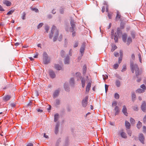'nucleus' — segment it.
I'll use <instances>...</instances> for the list:
<instances>
[{"mask_svg":"<svg viewBox=\"0 0 146 146\" xmlns=\"http://www.w3.org/2000/svg\"><path fill=\"white\" fill-rule=\"evenodd\" d=\"M112 15L110 13H108V17L109 19H111V18Z\"/></svg>","mask_w":146,"mask_h":146,"instance_id":"56","label":"nucleus"},{"mask_svg":"<svg viewBox=\"0 0 146 146\" xmlns=\"http://www.w3.org/2000/svg\"><path fill=\"white\" fill-rule=\"evenodd\" d=\"M43 25V23H40L37 26V28L38 29L40 28Z\"/></svg>","mask_w":146,"mask_h":146,"instance_id":"42","label":"nucleus"},{"mask_svg":"<svg viewBox=\"0 0 146 146\" xmlns=\"http://www.w3.org/2000/svg\"><path fill=\"white\" fill-rule=\"evenodd\" d=\"M59 126V124L58 123H57L56 126V127H55V129H56V131H58V127Z\"/></svg>","mask_w":146,"mask_h":146,"instance_id":"41","label":"nucleus"},{"mask_svg":"<svg viewBox=\"0 0 146 146\" xmlns=\"http://www.w3.org/2000/svg\"><path fill=\"white\" fill-rule=\"evenodd\" d=\"M127 134L130 136H131L132 134V132L131 131L129 130H128L127 131Z\"/></svg>","mask_w":146,"mask_h":146,"instance_id":"45","label":"nucleus"},{"mask_svg":"<svg viewBox=\"0 0 146 146\" xmlns=\"http://www.w3.org/2000/svg\"><path fill=\"white\" fill-rule=\"evenodd\" d=\"M27 146H33V145L32 143H29L27 144Z\"/></svg>","mask_w":146,"mask_h":146,"instance_id":"64","label":"nucleus"},{"mask_svg":"<svg viewBox=\"0 0 146 146\" xmlns=\"http://www.w3.org/2000/svg\"><path fill=\"white\" fill-rule=\"evenodd\" d=\"M114 55L115 57H117L119 56V54L118 52H114Z\"/></svg>","mask_w":146,"mask_h":146,"instance_id":"49","label":"nucleus"},{"mask_svg":"<svg viewBox=\"0 0 146 146\" xmlns=\"http://www.w3.org/2000/svg\"><path fill=\"white\" fill-rule=\"evenodd\" d=\"M117 48V46L115 45H113L112 46V48L111 51L113 52L114 50Z\"/></svg>","mask_w":146,"mask_h":146,"instance_id":"31","label":"nucleus"},{"mask_svg":"<svg viewBox=\"0 0 146 146\" xmlns=\"http://www.w3.org/2000/svg\"><path fill=\"white\" fill-rule=\"evenodd\" d=\"M62 35H60L58 38V40L59 41H61L62 39Z\"/></svg>","mask_w":146,"mask_h":146,"instance_id":"51","label":"nucleus"},{"mask_svg":"<svg viewBox=\"0 0 146 146\" xmlns=\"http://www.w3.org/2000/svg\"><path fill=\"white\" fill-rule=\"evenodd\" d=\"M114 97L115 99H117L119 98V96L118 94L116 93L115 94Z\"/></svg>","mask_w":146,"mask_h":146,"instance_id":"37","label":"nucleus"},{"mask_svg":"<svg viewBox=\"0 0 146 146\" xmlns=\"http://www.w3.org/2000/svg\"><path fill=\"white\" fill-rule=\"evenodd\" d=\"M59 118V115L58 113H56L54 115V121L56 122L58 120Z\"/></svg>","mask_w":146,"mask_h":146,"instance_id":"26","label":"nucleus"},{"mask_svg":"<svg viewBox=\"0 0 146 146\" xmlns=\"http://www.w3.org/2000/svg\"><path fill=\"white\" fill-rule=\"evenodd\" d=\"M70 31L72 33V36L73 37L75 36L76 34V29H70Z\"/></svg>","mask_w":146,"mask_h":146,"instance_id":"12","label":"nucleus"},{"mask_svg":"<svg viewBox=\"0 0 146 146\" xmlns=\"http://www.w3.org/2000/svg\"><path fill=\"white\" fill-rule=\"evenodd\" d=\"M108 86L106 84L105 85V91L106 92L108 90Z\"/></svg>","mask_w":146,"mask_h":146,"instance_id":"57","label":"nucleus"},{"mask_svg":"<svg viewBox=\"0 0 146 146\" xmlns=\"http://www.w3.org/2000/svg\"><path fill=\"white\" fill-rule=\"evenodd\" d=\"M119 66V64H115L113 65V68L115 69H116Z\"/></svg>","mask_w":146,"mask_h":146,"instance_id":"38","label":"nucleus"},{"mask_svg":"<svg viewBox=\"0 0 146 146\" xmlns=\"http://www.w3.org/2000/svg\"><path fill=\"white\" fill-rule=\"evenodd\" d=\"M114 110L115 111V115H118L119 113L120 110L119 108L117 106H116L114 108Z\"/></svg>","mask_w":146,"mask_h":146,"instance_id":"13","label":"nucleus"},{"mask_svg":"<svg viewBox=\"0 0 146 146\" xmlns=\"http://www.w3.org/2000/svg\"><path fill=\"white\" fill-rule=\"evenodd\" d=\"M122 111L123 113L126 116H127L128 113L127 111V109L126 107L125 106H123Z\"/></svg>","mask_w":146,"mask_h":146,"instance_id":"10","label":"nucleus"},{"mask_svg":"<svg viewBox=\"0 0 146 146\" xmlns=\"http://www.w3.org/2000/svg\"><path fill=\"white\" fill-rule=\"evenodd\" d=\"M38 54L37 52H36V54L34 56V57L35 58H37L38 57Z\"/></svg>","mask_w":146,"mask_h":146,"instance_id":"59","label":"nucleus"},{"mask_svg":"<svg viewBox=\"0 0 146 146\" xmlns=\"http://www.w3.org/2000/svg\"><path fill=\"white\" fill-rule=\"evenodd\" d=\"M143 131L144 133L146 132V127L145 126H143Z\"/></svg>","mask_w":146,"mask_h":146,"instance_id":"53","label":"nucleus"},{"mask_svg":"<svg viewBox=\"0 0 146 146\" xmlns=\"http://www.w3.org/2000/svg\"><path fill=\"white\" fill-rule=\"evenodd\" d=\"M54 68L58 70H60L62 69L61 66L57 64L55 65Z\"/></svg>","mask_w":146,"mask_h":146,"instance_id":"25","label":"nucleus"},{"mask_svg":"<svg viewBox=\"0 0 146 146\" xmlns=\"http://www.w3.org/2000/svg\"><path fill=\"white\" fill-rule=\"evenodd\" d=\"M43 62L45 64H48L50 62V60L48 58L46 53L44 52L43 54Z\"/></svg>","mask_w":146,"mask_h":146,"instance_id":"3","label":"nucleus"},{"mask_svg":"<svg viewBox=\"0 0 146 146\" xmlns=\"http://www.w3.org/2000/svg\"><path fill=\"white\" fill-rule=\"evenodd\" d=\"M117 103L116 102L114 101L112 103V105L116 106L117 105Z\"/></svg>","mask_w":146,"mask_h":146,"instance_id":"63","label":"nucleus"},{"mask_svg":"<svg viewBox=\"0 0 146 146\" xmlns=\"http://www.w3.org/2000/svg\"><path fill=\"white\" fill-rule=\"evenodd\" d=\"M88 96H86L85 97V98L84 99H83L82 101V106L84 107H86L88 103Z\"/></svg>","mask_w":146,"mask_h":146,"instance_id":"5","label":"nucleus"},{"mask_svg":"<svg viewBox=\"0 0 146 146\" xmlns=\"http://www.w3.org/2000/svg\"><path fill=\"white\" fill-rule=\"evenodd\" d=\"M141 109L144 112H146V103L143 102L141 105Z\"/></svg>","mask_w":146,"mask_h":146,"instance_id":"6","label":"nucleus"},{"mask_svg":"<svg viewBox=\"0 0 146 146\" xmlns=\"http://www.w3.org/2000/svg\"><path fill=\"white\" fill-rule=\"evenodd\" d=\"M91 83L89 82L88 83L86 88V93H88L89 92L90 90L91 87Z\"/></svg>","mask_w":146,"mask_h":146,"instance_id":"11","label":"nucleus"},{"mask_svg":"<svg viewBox=\"0 0 146 146\" xmlns=\"http://www.w3.org/2000/svg\"><path fill=\"white\" fill-rule=\"evenodd\" d=\"M3 4L6 5L7 6H9L11 5V2L8 0H5L3 1Z\"/></svg>","mask_w":146,"mask_h":146,"instance_id":"14","label":"nucleus"},{"mask_svg":"<svg viewBox=\"0 0 146 146\" xmlns=\"http://www.w3.org/2000/svg\"><path fill=\"white\" fill-rule=\"evenodd\" d=\"M126 69V66L125 65H123V68L121 70V72H123L125 71Z\"/></svg>","mask_w":146,"mask_h":146,"instance_id":"35","label":"nucleus"},{"mask_svg":"<svg viewBox=\"0 0 146 146\" xmlns=\"http://www.w3.org/2000/svg\"><path fill=\"white\" fill-rule=\"evenodd\" d=\"M25 15H25V13H23V14L22 17V19L23 20H24L25 19Z\"/></svg>","mask_w":146,"mask_h":146,"instance_id":"54","label":"nucleus"},{"mask_svg":"<svg viewBox=\"0 0 146 146\" xmlns=\"http://www.w3.org/2000/svg\"><path fill=\"white\" fill-rule=\"evenodd\" d=\"M58 34V31L56 27L55 26H53L51 31V33L49 35L50 38L51 39L53 37V35H54L53 41H55L57 40Z\"/></svg>","mask_w":146,"mask_h":146,"instance_id":"1","label":"nucleus"},{"mask_svg":"<svg viewBox=\"0 0 146 146\" xmlns=\"http://www.w3.org/2000/svg\"><path fill=\"white\" fill-rule=\"evenodd\" d=\"M70 144L69 140L68 138H66L65 139V142H64V146H68Z\"/></svg>","mask_w":146,"mask_h":146,"instance_id":"20","label":"nucleus"},{"mask_svg":"<svg viewBox=\"0 0 146 146\" xmlns=\"http://www.w3.org/2000/svg\"><path fill=\"white\" fill-rule=\"evenodd\" d=\"M143 122L144 123H146V115L144 116L143 119Z\"/></svg>","mask_w":146,"mask_h":146,"instance_id":"58","label":"nucleus"},{"mask_svg":"<svg viewBox=\"0 0 146 146\" xmlns=\"http://www.w3.org/2000/svg\"><path fill=\"white\" fill-rule=\"evenodd\" d=\"M74 79L73 78H71L70 79V83L72 85H74Z\"/></svg>","mask_w":146,"mask_h":146,"instance_id":"30","label":"nucleus"},{"mask_svg":"<svg viewBox=\"0 0 146 146\" xmlns=\"http://www.w3.org/2000/svg\"><path fill=\"white\" fill-rule=\"evenodd\" d=\"M56 104L57 105H59L60 104V101L58 100H56Z\"/></svg>","mask_w":146,"mask_h":146,"instance_id":"55","label":"nucleus"},{"mask_svg":"<svg viewBox=\"0 0 146 146\" xmlns=\"http://www.w3.org/2000/svg\"><path fill=\"white\" fill-rule=\"evenodd\" d=\"M136 97V95L134 93H132V98L133 101H134Z\"/></svg>","mask_w":146,"mask_h":146,"instance_id":"36","label":"nucleus"},{"mask_svg":"<svg viewBox=\"0 0 146 146\" xmlns=\"http://www.w3.org/2000/svg\"><path fill=\"white\" fill-rule=\"evenodd\" d=\"M130 121L131 124H134L135 123V120L132 118H131L130 119Z\"/></svg>","mask_w":146,"mask_h":146,"instance_id":"40","label":"nucleus"},{"mask_svg":"<svg viewBox=\"0 0 146 146\" xmlns=\"http://www.w3.org/2000/svg\"><path fill=\"white\" fill-rule=\"evenodd\" d=\"M11 96L9 95H7L4 96L3 97V100L6 101L9 100L11 98Z\"/></svg>","mask_w":146,"mask_h":146,"instance_id":"17","label":"nucleus"},{"mask_svg":"<svg viewBox=\"0 0 146 146\" xmlns=\"http://www.w3.org/2000/svg\"><path fill=\"white\" fill-rule=\"evenodd\" d=\"M127 37V35L126 34L124 33L122 35V40L124 42H126Z\"/></svg>","mask_w":146,"mask_h":146,"instance_id":"18","label":"nucleus"},{"mask_svg":"<svg viewBox=\"0 0 146 146\" xmlns=\"http://www.w3.org/2000/svg\"><path fill=\"white\" fill-rule=\"evenodd\" d=\"M45 29L46 31V32L48 33V31L49 30V27L48 26H46L45 27Z\"/></svg>","mask_w":146,"mask_h":146,"instance_id":"46","label":"nucleus"},{"mask_svg":"<svg viewBox=\"0 0 146 146\" xmlns=\"http://www.w3.org/2000/svg\"><path fill=\"white\" fill-rule=\"evenodd\" d=\"M142 126V123L140 121H139L137 124V128L139 129Z\"/></svg>","mask_w":146,"mask_h":146,"instance_id":"32","label":"nucleus"},{"mask_svg":"<svg viewBox=\"0 0 146 146\" xmlns=\"http://www.w3.org/2000/svg\"><path fill=\"white\" fill-rule=\"evenodd\" d=\"M85 80L84 78H82L81 80V83L82 84H85Z\"/></svg>","mask_w":146,"mask_h":146,"instance_id":"48","label":"nucleus"},{"mask_svg":"<svg viewBox=\"0 0 146 146\" xmlns=\"http://www.w3.org/2000/svg\"><path fill=\"white\" fill-rule=\"evenodd\" d=\"M14 9H12L7 13V15H11L14 12Z\"/></svg>","mask_w":146,"mask_h":146,"instance_id":"33","label":"nucleus"},{"mask_svg":"<svg viewBox=\"0 0 146 146\" xmlns=\"http://www.w3.org/2000/svg\"><path fill=\"white\" fill-rule=\"evenodd\" d=\"M114 33V31H113V30H112L111 31V38H113V33Z\"/></svg>","mask_w":146,"mask_h":146,"instance_id":"60","label":"nucleus"},{"mask_svg":"<svg viewBox=\"0 0 146 146\" xmlns=\"http://www.w3.org/2000/svg\"><path fill=\"white\" fill-rule=\"evenodd\" d=\"M49 74L50 77L52 78H54L56 76L55 74L52 70H50Z\"/></svg>","mask_w":146,"mask_h":146,"instance_id":"9","label":"nucleus"},{"mask_svg":"<svg viewBox=\"0 0 146 146\" xmlns=\"http://www.w3.org/2000/svg\"><path fill=\"white\" fill-rule=\"evenodd\" d=\"M144 91L145 90L144 89H141L139 88L136 90V93H141L144 92Z\"/></svg>","mask_w":146,"mask_h":146,"instance_id":"27","label":"nucleus"},{"mask_svg":"<svg viewBox=\"0 0 146 146\" xmlns=\"http://www.w3.org/2000/svg\"><path fill=\"white\" fill-rule=\"evenodd\" d=\"M138 56L139 57V61L141 63V54L140 53H139L138 54Z\"/></svg>","mask_w":146,"mask_h":146,"instance_id":"39","label":"nucleus"},{"mask_svg":"<svg viewBox=\"0 0 146 146\" xmlns=\"http://www.w3.org/2000/svg\"><path fill=\"white\" fill-rule=\"evenodd\" d=\"M32 10L33 11H34L36 12H38V10L36 8H32Z\"/></svg>","mask_w":146,"mask_h":146,"instance_id":"50","label":"nucleus"},{"mask_svg":"<svg viewBox=\"0 0 146 146\" xmlns=\"http://www.w3.org/2000/svg\"><path fill=\"white\" fill-rule=\"evenodd\" d=\"M60 13L61 14H62L63 13V9L61 8L60 9Z\"/></svg>","mask_w":146,"mask_h":146,"instance_id":"62","label":"nucleus"},{"mask_svg":"<svg viewBox=\"0 0 146 146\" xmlns=\"http://www.w3.org/2000/svg\"><path fill=\"white\" fill-rule=\"evenodd\" d=\"M76 76L77 77V78L78 79L79 78H80L81 77V74L79 72H77L76 74Z\"/></svg>","mask_w":146,"mask_h":146,"instance_id":"34","label":"nucleus"},{"mask_svg":"<svg viewBox=\"0 0 146 146\" xmlns=\"http://www.w3.org/2000/svg\"><path fill=\"white\" fill-rule=\"evenodd\" d=\"M141 88L142 89H144V90L146 89V87L145 85L143 84L141 85Z\"/></svg>","mask_w":146,"mask_h":146,"instance_id":"47","label":"nucleus"},{"mask_svg":"<svg viewBox=\"0 0 146 146\" xmlns=\"http://www.w3.org/2000/svg\"><path fill=\"white\" fill-rule=\"evenodd\" d=\"M122 60V57H121L119 58L118 60V63L119 64H120Z\"/></svg>","mask_w":146,"mask_h":146,"instance_id":"52","label":"nucleus"},{"mask_svg":"<svg viewBox=\"0 0 146 146\" xmlns=\"http://www.w3.org/2000/svg\"><path fill=\"white\" fill-rule=\"evenodd\" d=\"M103 78L104 80H106L108 78V76L106 75H103Z\"/></svg>","mask_w":146,"mask_h":146,"instance_id":"43","label":"nucleus"},{"mask_svg":"<svg viewBox=\"0 0 146 146\" xmlns=\"http://www.w3.org/2000/svg\"><path fill=\"white\" fill-rule=\"evenodd\" d=\"M132 41L131 38L130 37H129L127 39V44L129 45Z\"/></svg>","mask_w":146,"mask_h":146,"instance_id":"29","label":"nucleus"},{"mask_svg":"<svg viewBox=\"0 0 146 146\" xmlns=\"http://www.w3.org/2000/svg\"><path fill=\"white\" fill-rule=\"evenodd\" d=\"M69 57L68 56H67L66 57L64 60V64H69Z\"/></svg>","mask_w":146,"mask_h":146,"instance_id":"19","label":"nucleus"},{"mask_svg":"<svg viewBox=\"0 0 146 146\" xmlns=\"http://www.w3.org/2000/svg\"><path fill=\"white\" fill-rule=\"evenodd\" d=\"M120 135L121 137L123 138L126 139L127 138L126 134L124 132H122L120 133Z\"/></svg>","mask_w":146,"mask_h":146,"instance_id":"22","label":"nucleus"},{"mask_svg":"<svg viewBox=\"0 0 146 146\" xmlns=\"http://www.w3.org/2000/svg\"><path fill=\"white\" fill-rule=\"evenodd\" d=\"M85 48V45L84 44H83L82 45L80 50V52L82 54V56H83V54Z\"/></svg>","mask_w":146,"mask_h":146,"instance_id":"8","label":"nucleus"},{"mask_svg":"<svg viewBox=\"0 0 146 146\" xmlns=\"http://www.w3.org/2000/svg\"><path fill=\"white\" fill-rule=\"evenodd\" d=\"M139 139L143 144L144 143V137L142 133H141L139 135Z\"/></svg>","mask_w":146,"mask_h":146,"instance_id":"7","label":"nucleus"},{"mask_svg":"<svg viewBox=\"0 0 146 146\" xmlns=\"http://www.w3.org/2000/svg\"><path fill=\"white\" fill-rule=\"evenodd\" d=\"M119 31L117 30V35H115L114 36V40H115V42H117L118 41V33L119 32Z\"/></svg>","mask_w":146,"mask_h":146,"instance_id":"23","label":"nucleus"},{"mask_svg":"<svg viewBox=\"0 0 146 146\" xmlns=\"http://www.w3.org/2000/svg\"><path fill=\"white\" fill-rule=\"evenodd\" d=\"M133 110L135 111H137L138 110V108L137 106H133Z\"/></svg>","mask_w":146,"mask_h":146,"instance_id":"44","label":"nucleus"},{"mask_svg":"<svg viewBox=\"0 0 146 146\" xmlns=\"http://www.w3.org/2000/svg\"><path fill=\"white\" fill-rule=\"evenodd\" d=\"M115 84L117 87H119L121 85L120 81L118 80H116L115 81Z\"/></svg>","mask_w":146,"mask_h":146,"instance_id":"24","label":"nucleus"},{"mask_svg":"<svg viewBox=\"0 0 146 146\" xmlns=\"http://www.w3.org/2000/svg\"><path fill=\"white\" fill-rule=\"evenodd\" d=\"M130 66L132 72L133 73L135 70L136 76L137 77L139 74V68L137 65L136 64L131 63Z\"/></svg>","mask_w":146,"mask_h":146,"instance_id":"2","label":"nucleus"},{"mask_svg":"<svg viewBox=\"0 0 146 146\" xmlns=\"http://www.w3.org/2000/svg\"><path fill=\"white\" fill-rule=\"evenodd\" d=\"M78 46V43L77 42H76L74 46V48L77 47Z\"/></svg>","mask_w":146,"mask_h":146,"instance_id":"61","label":"nucleus"},{"mask_svg":"<svg viewBox=\"0 0 146 146\" xmlns=\"http://www.w3.org/2000/svg\"><path fill=\"white\" fill-rule=\"evenodd\" d=\"M60 91L59 89H58L54 91L53 94V97H54L55 98L58 95L60 92Z\"/></svg>","mask_w":146,"mask_h":146,"instance_id":"15","label":"nucleus"},{"mask_svg":"<svg viewBox=\"0 0 146 146\" xmlns=\"http://www.w3.org/2000/svg\"><path fill=\"white\" fill-rule=\"evenodd\" d=\"M125 126L126 128L127 129H129L130 127V123L126 121H125Z\"/></svg>","mask_w":146,"mask_h":146,"instance_id":"21","label":"nucleus"},{"mask_svg":"<svg viewBox=\"0 0 146 146\" xmlns=\"http://www.w3.org/2000/svg\"><path fill=\"white\" fill-rule=\"evenodd\" d=\"M86 71V65H84L83 67V73L84 74H85Z\"/></svg>","mask_w":146,"mask_h":146,"instance_id":"28","label":"nucleus"},{"mask_svg":"<svg viewBox=\"0 0 146 146\" xmlns=\"http://www.w3.org/2000/svg\"><path fill=\"white\" fill-rule=\"evenodd\" d=\"M121 17V15L120 14L119 12L117 11V15L115 17V20L116 21H117Z\"/></svg>","mask_w":146,"mask_h":146,"instance_id":"16","label":"nucleus"},{"mask_svg":"<svg viewBox=\"0 0 146 146\" xmlns=\"http://www.w3.org/2000/svg\"><path fill=\"white\" fill-rule=\"evenodd\" d=\"M76 23L74 21V20L73 19H71L70 21L71 27L70 29H76Z\"/></svg>","mask_w":146,"mask_h":146,"instance_id":"4","label":"nucleus"}]
</instances>
